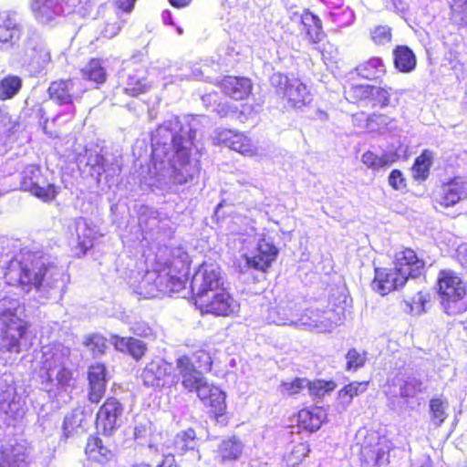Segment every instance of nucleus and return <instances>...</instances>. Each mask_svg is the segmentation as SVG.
Instances as JSON below:
<instances>
[{"instance_id":"1","label":"nucleus","mask_w":467,"mask_h":467,"mask_svg":"<svg viewBox=\"0 0 467 467\" xmlns=\"http://www.w3.org/2000/svg\"><path fill=\"white\" fill-rule=\"evenodd\" d=\"M194 131L178 117L161 124L151 134V185L165 190L171 185L192 182L200 173L198 148Z\"/></svg>"},{"instance_id":"2","label":"nucleus","mask_w":467,"mask_h":467,"mask_svg":"<svg viewBox=\"0 0 467 467\" xmlns=\"http://www.w3.org/2000/svg\"><path fill=\"white\" fill-rule=\"evenodd\" d=\"M5 239H0V277L9 285H19L29 292H63L66 275L62 268L27 249L5 252Z\"/></svg>"},{"instance_id":"3","label":"nucleus","mask_w":467,"mask_h":467,"mask_svg":"<svg viewBox=\"0 0 467 467\" xmlns=\"http://www.w3.org/2000/svg\"><path fill=\"white\" fill-rule=\"evenodd\" d=\"M24 306L16 297L0 299V329L3 351L21 353L32 346L26 321L23 319Z\"/></svg>"},{"instance_id":"4","label":"nucleus","mask_w":467,"mask_h":467,"mask_svg":"<svg viewBox=\"0 0 467 467\" xmlns=\"http://www.w3.org/2000/svg\"><path fill=\"white\" fill-rule=\"evenodd\" d=\"M425 263L418 258L411 249H404L395 255L393 268H375V276L371 286L380 295L402 287L409 277L416 278L423 271Z\"/></svg>"},{"instance_id":"5","label":"nucleus","mask_w":467,"mask_h":467,"mask_svg":"<svg viewBox=\"0 0 467 467\" xmlns=\"http://www.w3.org/2000/svg\"><path fill=\"white\" fill-rule=\"evenodd\" d=\"M42 368L47 391L54 388L57 392L67 391L73 382L72 371L69 368L70 349L61 344L44 347L42 351Z\"/></svg>"},{"instance_id":"6","label":"nucleus","mask_w":467,"mask_h":467,"mask_svg":"<svg viewBox=\"0 0 467 467\" xmlns=\"http://www.w3.org/2000/svg\"><path fill=\"white\" fill-rule=\"evenodd\" d=\"M31 74L42 73L52 61L51 49L45 37L37 30H30L23 40L22 51L12 60Z\"/></svg>"},{"instance_id":"7","label":"nucleus","mask_w":467,"mask_h":467,"mask_svg":"<svg viewBox=\"0 0 467 467\" xmlns=\"http://www.w3.org/2000/svg\"><path fill=\"white\" fill-rule=\"evenodd\" d=\"M437 285L441 305L447 315L455 316L467 310V284L453 271H440Z\"/></svg>"},{"instance_id":"8","label":"nucleus","mask_w":467,"mask_h":467,"mask_svg":"<svg viewBox=\"0 0 467 467\" xmlns=\"http://www.w3.org/2000/svg\"><path fill=\"white\" fill-rule=\"evenodd\" d=\"M78 164H84V171L94 177L98 182L103 174L109 183L114 182V179L121 171V161L119 157L92 149H86L85 155L78 158Z\"/></svg>"},{"instance_id":"9","label":"nucleus","mask_w":467,"mask_h":467,"mask_svg":"<svg viewBox=\"0 0 467 467\" xmlns=\"http://www.w3.org/2000/svg\"><path fill=\"white\" fill-rule=\"evenodd\" d=\"M185 280L170 270L148 272L143 277L140 288V294L145 297H156L160 294L171 295L184 288Z\"/></svg>"},{"instance_id":"10","label":"nucleus","mask_w":467,"mask_h":467,"mask_svg":"<svg viewBox=\"0 0 467 467\" xmlns=\"http://www.w3.org/2000/svg\"><path fill=\"white\" fill-rule=\"evenodd\" d=\"M276 92L287 100L290 107L301 109L312 100L307 87L298 78H288L282 73H274L270 78Z\"/></svg>"},{"instance_id":"11","label":"nucleus","mask_w":467,"mask_h":467,"mask_svg":"<svg viewBox=\"0 0 467 467\" xmlns=\"http://www.w3.org/2000/svg\"><path fill=\"white\" fill-rule=\"evenodd\" d=\"M195 306L202 314H212L218 317H228L238 311V303L231 295L222 288L208 294L194 297Z\"/></svg>"},{"instance_id":"12","label":"nucleus","mask_w":467,"mask_h":467,"mask_svg":"<svg viewBox=\"0 0 467 467\" xmlns=\"http://www.w3.org/2000/svg\"><path fill=\"white\" fill-rule=\"evenodd\" d=\"M24 415V409L10 374L0 377V417L7 425Z\"/></svg>"},{"instance_id":"13","label":"nucleus","mask_w":467,"mask_h":467,"mask_svg":"<svg viewBox=\"0 0 467 467\" xmlns=\"http://www.w3.org/2000/svg\"><path fill=\"white\" fill-rule=\"evenodd\" d=\"M21 189L44 202L52 201L57 194L56 186L47 182L36 165H28L22 171Z\"/></svg>"},{"instance_id":"14","label":"nucleus","mask_w":467,"mask_h":467,"mask_svg":"<svg viewBox=\"0 0 467 467\" xmlns=\"http://www.w3.org/2000/svg\"><path fill=\"white\" fill-rule=\"evenodd\" d=\"M145 386L151 388H169L179 382L174 367L161 358L149 362L140 375Z\"/></svg>"},{"instance_id":"15","label":"nucleus","mask_w":467,"mask_h":467,"mask_svg":"<svg viewBox=\"0 0 467 467\" xmlns=\"http://www.w3.org/2000/svg\"><path fill=\"white\" fill-rule=\"evenodd\" d=\"M66 4V0H33L31 4L35 19L41 25H53L59 18L74 13V3Z\"/></svg>"},{"instance_id":"16","label":"nucleus","mask_w":467,"mask_h":467,"mask_svg":"<svg viewBox=\"0 0 467 467\" xmlns=\"http://www.w3.org/2000/svg\"><path fill=\"white\" fill-rule=\"evenodd\" d=\"M191 285L194 297L224 288L220 267L203 263L193 275Z\"/></svg>"},{"instance_id":"17","label":"nucleus","mask_w":467,"mask_h":467,"mask_svg":"<svg viewBox=\"0 0 467 467\" xmlns=\"http://www.w3.org/2000/svg\"><path fill=\"white\" fill-rule=\"evenodd\" d=\"M47 91L52 100L60 105H66L79 99L86 89L83 88L80 79L70 78L53 81Z\"/></svg>"},{"instance_id":"18","label":"nucleus","mask_w":467,"mask_h":467,"mask_svg":"<svg viewBox=\"0 0 467 467\" xmlns=\"http://www.w3.org/2000/svg\"><path fill=\"white\" fill-rule=\"evenodd\" d=\"M23 33V25L14 12L0 13V50L14 48Z\"/></svg>"},{"instance_id":"19","label":"nucleus","mask_w":467,"mask_h":467,"mask_svg":"<svg viewBox=\"0 0 467 467\" xmlns=\"http://www.w3.org/2000/svg\"><path fill=\"white\" fill-rule=\"evenodd\" d=\"M467 197V178L455 177L442 183L434 192V201L443 207H451Z\"/></svg>"},{"instance_id":"20","label":"nucleus","mask_w":467,"mask_h":467,"mask_svg":"<svg viewBox=\"0 0 467 467\" xmlns=\"http://www.w3.org/2000/svg\"><path fill=\"white\" fill-rule=\"evenodd\" d=\"M278 254V249L270 237L262 236L257 243L256 249L253 255L246 256L247 265L260 271H265Z\"/></svg>"},{"instance_id":"21","label":"nucleus","mask_w":467,"mask_h":467,"mask_svg":"<svg viewBox=\"0 0 467 467\" xmlns=\"http://www.w3.org/2000/svg\"><path fill=\"white\" fill-rule=\"evenodd\" d=\"M278 254V249L270 237L262 236L257 243L256 249L253 255L246 256L247 265L260 271H265Z\"/></svg>"},{"instance_id":"22","label":"nucleus","mask_w":467,"mask_h":467,"mask_svg":"<svg viewBox=\"0 0 467 467\" xmlns=\"http://www.w3.org/2000/svg\"><path fill=\"white\" fill-rule=\"evenodd\" d=\"M123 412L122 405L114 398L108 399L97 413V426L103 429L104 433L110 432L119 426Z\"/></svg>"},{"instance_id":"23","label":"nucleus","mask_w":467,"mask_h":467,"mask_svg":"<svg viewBox=\"0 0 467 467\" xmlns=\"http://www.w3.org/2000/svg\"><path fill=\"white\" fill-rule=\"evenodd\" d=\"M310 319L312 323L301 322L302 325L315 327L319 332H328L345 318L343 307H328L323 311L317 310L311 312Z\"/></svg>"},{"instance_id":"24","label":"nucleus","mask_w":467,"mask_h":467,"mask_svg":"<svg viewBox=\"0 0 467 467\" xmlns=\"http://www.w3.org/2000/svg\"><path fill=\"white\" fill-rule=\"evenodd\" d=\"M88 400L92 403L100 401L106 391L107 372L106 367L101 363L91 365L88 373Z\"/></svg>"},{"instance_id":"25","label":"nucleus","mask_w":467,"mask_h":467,"mask_svg":"<svg viewBox=\"0 0 467 467\" xmlns=\"http://www.w3.org/2000/svg\"><path fill=\"white\" fill-rule=\"evenodd\" d=\"M174 373L178 375L179 381L185 389H192L202 377V373L195 367V363L190 359L189 356H182L176 359Z\"/></svg>"},{"instance_id":"26","label":"nucleus","mask_w":467,"mask_h":467,"mask_svg":"<svg viewBox=\"0 0 467 467\" xmlns=\"http://www.w3.org/2000/svg\"><path fill=\"white\" fill-rule=\"evenodd\" d=\"M221 88L230 98L240 100L245 99L252 90L251 80L246 78L225 77L221 82Z\"/></svg>"},{"instance_id":"27","label":"nucleus","mask_w":467,"mask_h":467,"mask_svg":"<svg viewBox=\"0 0 467 467\" xmlns=\"http://www.w3.org/2000/svg\"><path fill=\"white\" fill-rule=\"evenodd\" d=\"M28 452L19 443L5 447L1 453L0 467H28Z\"/></svg>"},{"instance_id":"28","label":"nucleus","mask_w":467,"mask_h":467,"mask_svg":"<svg viewBox=\"0 0 467 467\" xmlns=\"http://www.w3.org/2000/svg\"><path fill=\"white\" fill-rule=\"evenodd\" d=\"M360 455L363 467H380L389 462V448L382 443L365 446L362 447Z\"/></svg>"},{"instance_id":"29","label":"nucleus","mask_w":467,"mask_h":467,"mask_svg":"<svg viewBox=\"0 0 467 467\" xmlns=\"http://www.w3.org/2000/svg\"><path fill=\"white\" fill-rule=\"evenodd\" d=\"M327 419V413L321 407L301 410L297 415L298 427L309 432L317 431Z\"/></svg>"},{"instance_id":"30","label":"nucleus","mask_w":467,"mask_h":467,"mask_svg":"<svg viewBox=\"0 0 467 467\" xmlns=\"http://www.w3.org/2000/svg\"><path fill=\"white\" fill-rule=\"evenodd\" d=\"M110 341L117 350L127 352L137 360L144 356L147 349L144 342L134 337H122L114 335Z\"/></svg>"},{"instance_id":"31","label":"nucleus","mask_w":467,"mask_h":467,"mask_svg":"<svg viewBox=\"0 0 467 467\" xmlns=\"http://www.w3.org/2000/svg\"><path fill=\"white\" fill-rule=\"evenodd\" d=\"M302 31L311 43L317 44L325 37L322 22L318 16L311 12H304L301 16Z\"/></svg>"},{"instance_id":"32","label":"nucleus","mask_w":467,"mask_h":467,"mask_svg":"<svg viewBox=\"0 0 467 467\" xmlns=\"http://www.w3.org/2000/svg\"><path fill=\"white\" fill-rule=\"evenodd\" d=\"M74 229L76 243L81 252L85 254L93 246V242L96 238V231L88 224L86 219L81 217L75 221Z\"/></svg>"},{"instance_id":"33","label":"nucleus","mask_w":467,"mask_h":467,"mask_svg":"<svg viewBox=\"0 0 467 467\" xmlns=\"http://www.w3.org/2000/svg\"><path fill=\"white\" fill-rule=\"evenodd\" d=\"M243 450L242 441L236 437H231L222 441L216 451V458L221 462L235 461L241 457Z\"/></svg>"},{"instance_id":"34","label":"nucleus","mask_w":467,"mask_h":467,"mask_svg":"<svg viewBox=\"0 0 467 467\" xmlns=\"http://www.w3.org/2000/svg\"><path fill=\"white\" fill-rule=\"evenodd\" d=\"M392 55L394 66L400 72L410 73L415 69L416 56L409 47L397 46Z\"/></svg>"},{"instance_id":"35","label":"nucleus","mask_w":467,"mask_h":467,"mask_svg":"<svg viewBox=\"0 0 467 467\" xmlns=\"http://www.w3.org/2000/svg\"><path fill=\"white\" fill-rule=\"evenodd\" d=\"M196 445V433L195 431L191 428L178 432L173 440L175 452L183 454L190 451L194 458H199L198 452L194 450Z\"/></svg>"},{"instance_id":"36","label":"nucleus","mask_w":467,"mask_h":467,"mask_svg":"<svg viewBox=\"0 0 467 467\" xmlns=\"http://www.w3.org/2000/svg\"><path fill=\"white\" fill-rule=\"evenodd\" d=\"M268 323L278 326H299L302 325L297 316L289 306H275L268 310L266 317Z\"/></svg>"},{"instance_id":"37","label":"nucleus","mask_w":467,"mask_h":467,"mask_svg":"<svg viewBox=\"0 0 467 467\" xmlns=\"http://www.w3.org/2000/svg\"><path fill=\"white\" fill-rule=\"evenodd\" d=\"M396 161V155L392 152H385L377 155L372 151H366L361 156V161L373 171H379L389 168Z\"/></svg>"},{"instance_id":"38","label":"nucleus","mask_w":467,"mask_h":467,"mask_svg":"<svg viewBox=\"0 0 467 467\" xmlns=\"http://www.w3.org/2000/svg\"><path fill=\"white\" fill-rule=\"evenodd\" d=\"M85 451L91 461L101 464L108 462L113 457L111 451L105 447L98 437H90L88 440Z\"/></svg>"},{"instance_id":"39","label":"nucleus","mask_w":467,"mask_h":467,"mask_svg":"<svg viewBox=\"0 0 467 467\" xmlns=\"http://www.w3.org/2000/svg\"><path fill=\"white\" fill-rule=\"evenodd\" d=\"M105 16L104 27L101 34L108 38L117 36L121 29L124 19L119 11L113 8H103L101 11Z\"/></svg>"},{"instance_id":"40","label":"nucleus","mask_w":467,"mask_h":467,"mask_svg":"<svg viewBox=\"0 0 467 467\" xmlns=\"http://www.w3.org/2000/svg\"><path fill=\"white\" fill-rule=\"evenodd\" d=\"M356 70L360 77L370 80L379 78L386 72L382 59L377 57L359 64Z\"/></svg>"},{"instance_id":"41","label":"nucleus","mask_w":467,"mask_h":467,"mask_svg":"<svg viewBox=\"0 0 467 467\" xmlns=\"http://www.w3.org/2000/svg\"><path fill=\"white\" fill-rule=\"evenodd\" d=\"M149 83L144 77L142 69L136 70L134 74H128L125 81L124 92L135 97L149 89Z\"/></svg>"},{"instance_id":"42","label":"nucleus","mask_w":467,"mask_h":467,"mask_svg":"<svg viewBox=\"0 0 467 467\" xmlns=\"http://www.w3.org/2000/svg\"><path fill=\"white\" fill-rule=\"evenodd\" d=\"M82 78L95 84L106 81L107 74L99 59L93 58L81 68Z\"/></svg>"},{"instance_id":"43","label":"nucleus","mask_w":467,"mask_h":467,"mask_svg":"<svg viewBox=\"0 0 467 467\" xmlns=\"http://www.w3.org/2000/svg\"><path fill=\"white\" fill-rule=\"evenodd\" d=\"M225 140H228L229 147L240 152L243 155H253L254 154V146L246 136L242 133H234L233 131H228L225 135Z\"/></svg>"},{"instance_id":"44","label":"nucleus","mask_w":467,"mask_h":467,"mask_svg":"<svg viewBox=\"0 0 467 467\" xmlns=\"http://www.w3.org/2000/svg\"><path fill=\"white\" fill-rule=\"evenodd\" d=\"M433 162V152L424 150L415 160L412 167L413 176L416 180H426Z\"/></svg>"},{"instance_id":"45","label":"nucleus","mask_w":467,"mask_h":467,"mask_svg":"<svg viewBox=\"0 0 467 467\" xmlns=\"http://www.w3.org/2000/svg\"><path fill=\"white\" fill-rule=\"evenodd\" d=\"M22 88L21 78L8 75L0 80V99L6 100L14 98Z\"/></svg>"},{"instance_id":"46","label":"nucleus","mask_w":467,"mask_h":467,"mask_svg":"<svg viewBox=\"0 0 467 467\" xmlns=\"http://www.w3.org/2000/svg\"><path fill=\"white\" fill-rule=\"evenodd\" d=\"M447 410L448 402L446 400L439 398L431 400L430 413L431 423L436 427L441 426L448 417Z\"/></svg>"},{"instance_id":"47","label":"nucleus","mask_w":467,"mask_h":467,"mask_svg":"<svg viewBox=\"0 0 467 467\" xmlns=\"http://www.w3.org/2000/svg\"><path fill=\"white\" fill-rule=\"evenodd\" d=\"M368 389V382H352L344 387L338 393V400L340 403L346 407L349 405L352 399L363 392Z\"/></svg>"},{"instance_id":"48","label":"nucleus","mask_w":467,"mask_h":467,"mask_svg":"<svg viewBox=\"0 0 467 467\" xmlns=\"http://www.w3.org/2000/svg\"><path fill=\"white\" fill-rule=\"evenodd\" d=\"M370 85H349L345 87L344 94L347 100L355 103L358 100L369 99Z\"/></svg>"},{"instance_id":"49","label":"nucleus","mask_w":467,"mask_h":467,"mask_svg":"<svg viewBox=\"0 0 467 467\" xmlns=\"http://www.w3.org/2000/svg\"><path fill=\"white\" fill-rule=\"evenodd\" d=\"M336 383L332 380L326 381L317 379L314 381L308 380V385L306 386V389L309 395L317 398H321L326 394L333 391L336 389Z\"/></svg>"},{"instance_id":"50","label":"nucleus","mask_w":467,"mask_h":467,"mask_svg":"<svg viewBox=\"0 0 467 467\" xmlns=\"http://www.w3.org/2000/svg\"><path fill=\"white\" fill-rule=\"evenodd\" d=\"M329 16L332 22L337 27H345L351 25L355 20V14L349 7H346L343 10L333 9L329 13Z\"/></svg>"},{"instance_id":"51","label":"nucleus","mask_w":467,"mask_h":467,"mask_svg":"<svg viewBox=\"0 0 467 467\" xmlns=\"http://www.w3.org/2000/svg\"><path fill=\"white\" fill-rule=\"evenodd\" d=\"M308 379L296 378L291 381H283L279 386V391L282 395L293 396L306 389Z\"/></svg>"},{"instance_id":"52","label":"nucleus","mask_w":467,"mask_h":467,"mask_svg":"<svg viewBox=\"0 0 467 467\" xmlns=\"http://www.w3.org/2000/svg\"><path fill=\"white\" fill-rule=\"evenodd\" d=\"M390 90L391 88L371 86L369 99L373 101V106L380 108L390 106Z\"/></svg>"},{"instance_id":"53","label":"nucleus","mask_w":467,"mask_h":467,"mask_svg":"<svg viewBox=\"0 0 467 467\" xmlns=\"http://www.w3.org/2000/svg\"><path fill=\"white\" fill-rule=\"evenodd\" d=\"M347 370H357L362 368L367 360L365 351L358 350L357 348H350L347 355Z\"/></svg>"},{"instance_id":"54","label":"nucleus","mask_w":467,"mask_h":467,"mask_svg":"<svg viewBox=\"0 0 467 467\" xmlns=\"http://www.w3.org/2000/svg\"><path fill=\"white\" fill-rule=\"evenodd\" d=\"M205 404L211 407L215 416H221L226 409L225 394L220 389H213V393Z\"/></svg>"},{"instance_id":"55","label":"nucleus","mask_w":467,"mask_h":467,"mask_svg":"<svg viewBox=\"0 0 467 467\" xmlns=\"http://www.w3.org/2000/svg\"><path fill=\"white\" fill-rule=\"evenodd\" d=\"M84 344L92 352L94 357L102 355L107 348L106 338L98 334L87 337Z\"/></svg>"},{"instance_id":"56","label":"nucleus","mask_w":467,"mask_h":467,"mask_svg":"<svg viewBox=\"0 0 467 467\" xmlns=\"http://www.w3.org/2000/svg\"><path fill=\"white\" fill-rule=\"evenodd\" d=\"M219 388L211 385L206 379L202 376L201 379H198V382L195 384V386L192 389H188L189 391H195L197 393V396L200 398L201 400L204 402V404L207 402V400L212 396V393H213V389H218Z\"/></svg>"},{"instance_id":"57","label":"nucleus","mask_w":467,"mask_h":467,"mask_svg":"<svg viewBox=\"0 0 467 467\" xmlns=\"http://www.w3.org/2000/svg\"><path fill=\"white\" fill-rule=\"evenodd\" d=\"M451 9V19L454 23L459 25L467 23V0H454Z\"/></svg>"},{"instance_id":"58","label":"nucleus","mask_w":467,"mask_h":467,"mask_svg":"<svg viewBox=\"0 0 467 467\" xmlns=\"http://www.w3.org/2000/svg\"><path fill=\"white\" fill-rule=\"evenodd\" d=\"M310 451L306 443L300 442L295 445L289 454L285 456L288 465L295 466L298 464Z\"/></svg>"},{"instance_id":"59","label":"nucleus","mask_w":467,"mask_h":467,"mask_svg":"<svg viewBox=\"0 0 467 467\" xmlns=\"http://www.w3.org/2000/svg\"><path fill=\"white\" fill-rule=\"evenodd\" d=\"M190 359L195 363L196 368L202 373V371H209L212 368V358L210 354L205 350H198L192 356H189Z\"/></svg>"},{"instance_id":"60","label":"nucleus","mask_w":467,"mask_h":467,"mask_svg":"<svg viewBox=\"0 0 467 467\" xmlns=\"http://www.w3.org/2000/svg\"><path fill=\"white\" fill-rule=\"evenodd\" d=\"M421 381L416 378H408L400 388V393L402 398L414 397L421 391Z\"/></svg>"},{"instance_id":"61","label":"nucleus","mask_w":467,"mask_h":467,"mask_svg":"<svg viewBox=\"0 0 467 467\" xmlns=\"http://www.w3.org/2000/svg\"><path fill=\"white\" fill-rule=\"evenodd\" d=\"M391 37V28L388 26H378L371 31V39L376 45L389 44Z\"/></svg>"},{"instance_id":"62","label":"nucleus","mask_w":467,"mask_h":467,"mask_svg":"<svg viewBox=\"0 0 467 467\" xmlns=\"http://www.w3.org/2000/svg\"><path fill=\"white\" fill-rule=\"evenodd\" d=\"M81 420L78 419V415L75 413L68 414L65 417L63 421V435L68 438L74 430L79 426Z\"/></svg>"},{"instance_id":"63","label":"nucleus","mask_w":467,"mask_h":467,"mask_svg":"<svg viewBox=\"0 0 467 467\" xmlns=\"http://www.w3.org/2000/svg\"><path fill=\"white\" fill-rule=\"evenodd\" d=\"M386 6L388 9L396 12L402 17L405 16L409 11V4L404 0H387Z\"/></svg>"},{"instance_id":"64","label":"nucleus","mask_w":467,"mask_h":467,"mask_svg":"<svg viewBox=\"0 0 467 467\" xmlns=\"http://www.w3.org/2000/svg\"><path fill=\"white\" fill-rule=\"evenodd\" d=\"M130 329L135 335L140 337H147L152 335L151 327L144 321L133 323Z\"/></svg>"}]
</instances>
